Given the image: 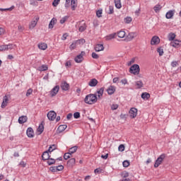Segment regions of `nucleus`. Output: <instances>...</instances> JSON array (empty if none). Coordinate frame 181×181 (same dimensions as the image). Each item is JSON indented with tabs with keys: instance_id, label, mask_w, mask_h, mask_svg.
Masks as SVG:
<instances>
[{
	"instance_id": "2f4dec72",
	"label": "nucleus",
	"mask_w": 181,
	"mask_h": 181,
	"mask_svg": "<svg viewBox=\"0 0 181 181\" xmlns=\"http://www.w3.org/2000/svg\"><path fill=\"white\" fill-rule=\"evenodd\" d=\"M175 37H176V34L173 33H170L168 34V40L170 41L175 40Z\"/></svg>"
},
{
	"instance_id": "a19ab883",
	"label": "nucleus",
	"mask_w": 181,
	"mask_h": 181,
	"mask_svg": "<svg viewBox=\"0 0 181 181\" xmlns=\"http://www.w3.org/2000/svg\"><path fill=\"white\" fill-rule=\"evenodd\" d=\"M55 149H56V145L54 144L50 146L47 151L49 152V153H51V152H53Z\"/></svg>"
},
{
	"instance_id": "e433bc0d",
	"label": "nucleus",
	"mask_w": 181,
	"mask_h": 181,
	"mask_svg": "<svg viewBox=\"0 0 181 181\" xmlns=\"http://www.w3.org/2000/svg\"><path fill=\"white\" fill-rule=\"evenodd\" d=\"M48 69L49 67L47 65L43 64L40 67V71H46Z\"/></svg>"
},
{
	"instance_id": "c756f323",
	"label": "nucleus",
	"mask_w": 181,
	"mask_h": 181,
	"mask_svg": "<svg viewBox=\"0 0 181 181\" xmlns=\"http://www.w3.org/2000/svg\"><path fill=\"white\" fill-rule=\"evenodd\" d=\"M86 29H87V25L84 23L83 25L79 26L78 30L79 32H84Z\"/></svg>"
},
{
	"instance_id": "0eeeda50",
	"label": "nucleus",
	"mask_w": 181,
	"mask_h": 181,
	"mask_svg": "<svg viewBox=\"0 0 181 181\" xmlns=\"http://www.w3.org/2000/svg\"><path fill=\"white\" fill-rule=\"evenodd\" d=\"M160 43V39L158 36H154L151 40V45H159Z\"/></svg>"
},
{
	"instance_id": "f8f14e48",
	"label": "nucleus",
	"mask_w": 181,
	"mask_h": 181,
	"mask_svg": "<svg viewBox=\"0 0 181 181\" xmlns=\"http://www.w3.org/2000/svg\"><path fill=\"white\" fill-rule=\"evenodd\" d=\"M97 84H98V81L95 78H92L88 82V86H90V87H95Z\"/></svg>"
},
{
	"instance_id": "f257e3e1",
	"label": "nucleus",
	"mask_w": 181,
	"mask_h": 181,
	"mask_svg": "<svg viewBox=\"0 0 181 181\" xmlns=\"http://www.w3.org/2000/svg\"><path fill=\"white\" fill-rule=\"evenodd\" d=\"M98 100V98H97V93H90L88 94L86 96L85 99H84V102L86 103V104H95V103H97V100Z\"/></svg>"
},
{
	"instance_id": "f03ea898",
	"label": "nucleus",
	"mask_w": 181,
	"mask_h": 181,
	"mask_svg": "<svg viewBox=\"0 0 181 181\" xmlns=\"http://www.w3.org/2000/svg\"><path fill=\"white\" fill-rule=\"evenodd\" d=\"M139 71H141V68H139V65L134 64L129 68V73L131 74H134V76H138L139 74Z\"/></svg>"
},
{
	"instance_id": "13d9d810",
	"label": "nucleus",
	"mask_w": 181,
	"mask_h": 181,
	"mask_svg": "<svg viewBox=\"0 0 181 181\" xmlns=\"http://www.w3.org/2000/svg\"><path fill=\"white\" fill-rule=\"evenodd\" d=\"M171 66L172 67H176L179 66V63L177 62V61H173L171 62Z\"/></svg>"
},
{
	"instance_id": "4c0bfd02",
	"label": "nucleus",
	"mask_w": 181,
	"mask_h": 181,
	"mask_svg": "<svg viewBox=\"0 0 181 181\" xmlns=\"http://www.w3.org/2000/svg\"><path fill=\"white\" fill-rule=\"evenodd\" d=\"M13 9H15V6H11L10 8H0V11L1 12H4L5 11H13Z\"/></svg>"
},
{
	"instance_id": "f3484780",
	"label": "nucleus",
	"mask_w": 181,
	"mask_h": 181,
	"mask_svg": "<svg viewBox=\"0 0 181 181\" xmlns=\"http://www.w3.org/2000/svg\"><path fill=\"white\" fill-rule=\"evenodd\" d=\"M107 93L109 94V95H112V94H114V93H115V86H110L107 90Z\"/></svg>"
},
{
	"instance_id": "412c9836",
	"label": "nucleus",
	"mask_w": 181,
	"mask_h": 181,
	"mask_svg": "<svg viewBox=\"0 0 181 181\" xmlns=\"http://www.w3.org/2000/svg\"><path fill=\"white\" fill-rule=\"evenodd\" d=\"M56 22H57V19H56L55 18H53L49 23V28L53 29L54 25L56 24Z\"/></svg>"
},
{
	"instance_id": "72a5a7b5",
	"label": "nucleus",
	"mask_w": 181,
	"mask_h": 181,
	"mask_svg": "<svg viewBox=\"0 0 181 181\" xmlns=\"http://www.w3.org/2000/svg\"><path fill=\"white\" fill-rule=\"evenodd\" d=\"M136 86H137V88H142V87H144V83L142 81H136Z\"/></svg>"
},
{
	"instance_id": "4be33fe9",
	"label": "nucleus",
	"mask_w": 181,
	"mask_h": 181,
	"mask_svg": "<svg viewBox=\"0 0 181 181\" xmlns=\"http://www.w3.org/2000/svg\"><path fill=\"white\" fill-rule=\"evenodd\" d=\"M71 8L74 11L77 8V0H71Z\"/></svg>"
},
{
	"instance_id": "49530a36",
	"label": "nucleus",
	"mask_w": 181,
	"mask_h": 181,
	"mask_svg": "<svg viewBox=\"0 0 181 181\" xmlns=\"http://www.w3.org/2000/svg\"><path fill=\"white\" fill-rule=\"evenodd\" d=\"M67 19H69V17L64 16L60 20L59 23H61V25H63V23H64L66 21H67Z\"/></svg>"
},
{
	"instance_id": "7c9ffc66",
	"label": "nucleus",
	"mask_w": 181,
	"mask_h": 181,
	"mask_svg": "<svg viewBox=\"0 0 181 181\" xmlns=\"http://www.w3.org/2000/svg\"><path fill=\"white\" fill-rule=\"evenodd\" d=\"M117 36L118 37H119L120 39H124V37H125V31H119L117 33Z\"/></svg>"
},
{
	"instance_id": "7ed1b4c3",
	"label": "nucleus",
	"mask_w": 181,
	"mask_h": 181,
	"mask_svg": "<svg viewBox=\"0 0 181 181\" xmlns=\"http://www.w3.org/2000/svg\"><path fill=\"white\" fill-rule=\"evenodd\" d=\"M165 158H166V155L165 153L161 154L156 160L154 168H159V165L163 162Z\"/></svg>"
},
{
	"instance_id": "473e14b6",
	"label": "nucleus",
	"mask_w": 181,
	"mask_h": 181,
	"mask_svg": "<svg viewBox=\"0 0 181 181\" xmlns=\"http://www.w3.org/2000/svg\"><path fill=\"white\" fill-rule=\"evenodd\" d=\"M153 9H154L155 12L156 13H158V12H159V11H160V9H162V6H160V4H157L153 7Z\"/></svg>"
},
{
	"instance_id": "9d476101",
	"label": "nucleus",
	"mask_w": 181,
	"mask_h": 181,
	"mask_svg": "<svg viewBox=\"0 0 181 181\" xmlns=\"http://www.w3.org/2000/svg\"><path fill=\"white\" fill-rule=\"evenodd\" d=\"M59 90H60V86H56L54 87L51 90V95L52 97H54L59 93Z\"/></svg>"
},
{
	"instance_id": "79ce46f5",
	"label": "nucleus",
	"mask_w": 181,
	"mask_h": 181,
	"mask_svg": "<svg viewBox=\"0 0 181 181\" xmlns=\"http://www.w3.org/2000/svg\"><path fill=\"white\" fill-rule=\"evenodd\" d=\"M115 37V34H110L106 37V40H111Z\"/></svg>"
},
{
	"instance_id": "ddd939ff",
	"label": "nucleus",
	"mask_w": 181,
	"mask_h": 181,
	"mask_svg": "<svg viewBox=\"0 0 181 181\" xmlns=\"http://www.w3.org/2000/svg\"><path fill=\"white\" fill-rule=\"evenodd\" d=\"M76 165V158H71L67 161L68 168H73Z\"/></svg>"
},
{
	"instance_id": "5fc2aeb1",
	"label": "nucleus",
	"mask_w": 181,
	"mask_h": 181,
	"mask_svg": "<svg viewBox=\"0 0 181 181\" xmlns=\"http://www.w3.org/2000/svg\"><path fill=\"white\" fill-rule=\"evenodd\" d=\"M33 93V90L32 88H29L27 90L26 97H29V95H30Z\"/></svg>"
},
{
	"instance_id": "69168bd1",
	"label": "nucleus",
	"mask_w": 181,
	"mask_h": 181,
	"mask_svg": "<svg viewBox=\"0 0 181 181\" xmlns=\"http://www.w3.org/2000/svg\"><path fill=\"white\" fill-rule=\"evenodd\" d=\"M49 170L51 172H52L53 173H54L55 172H57V169H56V166H54V167H50L49 168Z\"/></svg>"
},
{
	"instance_id": "dca6fc26",
	"label": "nucleus",
	"mask_w": 181,
	"mask_h": 181,
	"mask_svg": "<svg viewBox=\"0 0 181 181\" xmlns=\"http://www.w3.org/2000/svg\"><path fill=\"white\" fill-rule=\"evenodd\" d=\"M8 101H9V99L8 98V96L5 95L1 103V108H5V107H6Z\"/></svg>"
},
{
	"instance_id": "ea45409f",
	"label": "nucleus",
	"mask_w": 181,
	"mask_h": 181,
	"mask_svg": "<svg viewBox=\"0 0 181 181\" xmlns=\"http://www.w3.org/2000/svg\"><path fill=\"white\" fill-rule=\"evenodd\" d=\"M179 40H175L173 42L170 43V45L173 46V47H176L177 46H179Z\"/></svg>"
},
{
	"instance_id": "603ef678",
	"label": "nucleus",
	"mask_w": 181,
	"mask_h": 181,
	"mask_svg": "<svg viewBox=\"0 0 181 181\" xmlns=\"http://www.w3.org/2000/svg\"><path fill=\"white\" fill-rule=\"evenodd\" d=\"M59 4H60V0H54L52 2V6L56 7L57 5H59Z\"/></svg>"
},
{
	"instance_id": "58836bf2",
	"label": "nucleus",
	"mask_w": 181,
	"mask_h": 181,
	"mask_svg": "<svg viewBox=\"0 0 181 181\" xmlns=\"http://www.w3.org/2000/svg\"><path fill=\"white\" fill-rule=\"evenodd\" d=\"M71 156V154L69 153V151L68 153H65L64 155V159L65 160H67V159H70Z\"/></svg>"
},
{
	"instance_id": "680f3d73",
	"label": "nucleus",
	"mask_w": 181,
	"mask_h": 181,
	"mask_svg": "<svg viewBox=\"0 0 181 181\" xmlns=\"http://www.w3.org/2000/svg\"><path fill=\"white\" fill-rule=\"evenodd\" d=\"M6 50V45H0V52H5Z\"/></svg>"
},
{
	"instance_id": "39448f33",
	"label": "nucleus",
	"mask_w": 181,
	"mask_h": 181,
	"mask_svg": "<svg viewBox=\"0 0 181 181\" xmlns=\"http://www.w3.org/2000/svg\"><path fill=\"white\" fill-rule=\"evenodd\" d=\"M47 117L49 121H54V119H56V117H57V114H56L54 111H49L47 113Z\"/></svg>"
},
{
	"instance_id": "20e7f679",
	"label": "nucleus",
	"mask_w": 181,
	"mask_h": 181,
	"mask_svg": "<svg viewBox=\"0 0 181 181\" xmlns=\"http://www.w3.org/2000/svg\"><path fill=\"white\" fill-rule=\"evenodd\" d=\"M84 54H86V52L84 51H82L81 54L76 57L74 58V61L76 62V63H81L83 60H84Z\"/></svg>"
},
{
	"instance_id": "864d4df0",
	"label": "nucleus",
	"mask_w": 181,
	"mask_h": 181,
	"mask_svg": "<svg viewBox=\"0 0 181 181\" xmlns=\"http://www.w3.org/2000/svg\"><path fill=\"white\" fill-rule=\"evenodd\" d=\"M74 117L75 118V119H78V118H80V112H76L75 113H74Z\"/></svg>"
},
{
	"instance_id": "3c124183",
	"label": "nucleus",
	"mask_w": 181,
	"mask_h": 181,
	"mask_svg": "<svg viewBox=\"0 0 181 181\" xmlns=\"http://www.w3.org/2000/svg\"><path fill=\"white\" fill-rule=\"evenodd\" d=\"M103 15V10H98L96 11V16H98V18H101V16Z\"/></svg>"
},
{
	"instance_id": "8fccbe9b",
	"label": "nucleus",
	"mask_w": 181,
	"mask_h": 181,
	"mask_svg": "<svg viewBox=\"0 0 181 181\" xmlns=\"http://www.w3.org/2000/svg\"><path fill=\"white\" fill-rule=\"evenodd\" d=\"M132 22V18L131 17H127L124 18L125 23H131Z\"/></svg>"
},
{
	"instance_id": "9b49d317",
	"label": "nucleus",
	"mask_w": 181,
	"mask_h": 181,
	"mask_svg": "<svg viewBox=\"0 0 181 181\" xmlns=\"http://www.w3.org/2000/svg\"><path fill=\"white\" fill-rule=\"evenodd\" d=\"M95 94H96V95L98 94V100H101V98L104 94V88H100L98 89Z\"/></svg>"
},
{
	"instance_id": "1a4fd4ad",
	"label": "nucleus",
	"mask_w": 181,
	"mask_h": 181,
	"mask_svg": "<svg viewBox=\"0 0 181 181\" xmlns=\"http://www.w3.org/2000/svg\"><path fill=\"white\" fill-rule=\"evenodd\" d=\"M61 88L63 91H67L70 88V85H69L66 81L62 82L61 84Z\"/></svg>"
},
{
	"instance_id": "a211bd4d",
	"label": "nucleus",
	"mask_w": 181,
	"mask_h": 181,
	"mask_svg": "<svg viewBox=\"0 0 181 181\" xmlns=\"http://www.w3.org/2000/svg\"><path fill=\"white\" fill-rule=\"evenodd\" d=\"M66 128H67V124H62L59 126L57 131L59 134H62V132L65 131Z\"/></svg>"
},
{
	"instance_id": "a878e982",
	"label": "nucleus",
	"mask_w": 181,
	"mask_h": 181,
	"mask_svg": "<svg viewBox=\"0 0 181 181\" xmlns=\"http://www.w3.org/2000/svg\"><path fill=\"white\" fill-rule=\"evenodd\" d=\"M77 149H78V147L77 146H74L69 148V152L71 155H73V153H76V152H77Z\"/></svg>"
},
{
	"instance_id": "c03bdc74",
	"label": "nucleus",
	"mask_w": 181,
	"mask_h": 181,
	"mask_svg": "<svg viewBox=\"0 0 181 181\" xmlns=\"http://www.w3.org/2000/svg\"><path fill=\"white\" fill-rule=\"evenodd\" d=\"M57 169V172H60L61 170H63L64 169V167L62 165L55 166Z\"/></svg>"
},
{
	"instance_id": "5701e85b",
	"label": "nucleus",
	"mask_w": 181,
	"mask_h": 181,
	"mask_svg": "<svg viewBox=\"0 0 181 181\" xmlns=\"http://www.w3.org/2000/svg\"><path fill=\"white\" fill-rule=\"evenodd\" d=\"M28 121V116H21L18 118V122L20 124H25Z\"/></svg>"
},
{
	"instance_id": "6ab92c4d",
	"label": "nucleus",
	"mask_w": 181,
	"mask_h": 181,
	"mask_svg": "<svg viewBox=\"0 0 181 181\" xmlns=\"http://www.w3.org/2000/svg\"><path fill=\"white\" fill-rule=\"evenodd\" d=\"M37 131L38 132V135H41V134L43 133V131H45V126H43V123H41L38 128L37 129Z\"/></svg>"
},
{
	"instance_id": "37998d69",
	"label": "nucleus",
	"mask_w": 181,
	"mask_h": 181,
	"mask_svg": "<svg viewBox=\"0 0 181 181\" xmlns=\"http://www.w3.org/2000/svg\"><path fill=\"white\" fill-rule=\"evenodd\" d=\"M15 45H12V44H9V45H6V50H12V49H13Z\"/></svg>"
},
{
	"instance_id": "b1692460",
	"label": "nucleus",
	"mask_w": 181,
	"mask_h": 181,
	"mask_svg": "<svg viewBox=\"0 0 181 181\" xmlns=\"http://www.w3.org/2000/svg\"><path fill=\"white\" fill-rule=\"evenodd\" d=\"M136 37V33H129L127 36V39L129 41L133 40L134 37Z\"/></svg>"
},
{
	"instance_id": "bb28decb",
	"label": "nucleus",
	"mask_w": 181,
	"mask_h": 181,
	"mask_svg": "<svg viewBox=\"0 0 181 181\" xmlns=\"http://www.w3.org/2000/svg\"><path fill=\"white\" fill-rule=\"evenodd\" d=\"M38 47L41 50H46V49H47V44L45 42L40 43L38 45Z\"/></svg>"
},
{
	"instance_id": "bf43d9fd",
	"label": "nucleus",
	"mask_w": 181,
	"mask_h": 181,
	"mask_svg": "<svg viewBox=\"0 0 181 181\" xmlns=\"http://www.w3.org/2000/svg\"><path fill=\"white\" fill-rule=\"evenodd\" d=\"M92 57H93V59H97L100 58V56L97 53L93 52L92 53Z\"/></svg>"
},
{
	"instance_id": "052dcab7",
	"label": "nucleus",
	"mask_w": 181,
	"mask_h": 181,
	"mask_svg": "<svg viewBox=\"0 0 181 181\" xmlns=\"http://www.w3.org/2000/svg\"><path fill=\"white\" fill-rule=\"evenodd\" d=\"M70 2L71 1H65L64 6H65L66 9H69V8H70V6H71Z\"/></svg>"
},
{
	"instance_id": "0e129e2a",
	"label": "nucleus",
	"mask_w": 181,
	"mask_h": 181,
	"mask_svg": "<svg viewBox=\"0 0 181 181\" xmlns=\"http://www.w3.org/2000/svg\"><path fill=\"white\" fill-rule=\"evenodd\" d=\"M111 109L114 111L115 110H117L118 109V105L117 104H113L111 107Z\"/></svg>"
},
{
	"instance_id": "6e6d98bb",
	"label": "nucleus",
	"mask_w": 181,
	"mask_h": 181,
	"mask_svg": "<svg viewBox=\"0 0 181 181\" xmlns=\"http://www.w3.org/2000/svg\"><path fill=\"white\" fill-rule=\"evenodd\" d=\"M94 173H98V175H100V173H103V169H101L100 168H96V169H95Z\"/></svg>"
},
{
	"instance_id": "cd10ccee",
	"label": "nucleus",
	"mask_w": 181,
	"mask_h": 181,
	"mask_svg": "<svg viewBox=\"0 0 181 181\" xmlns=\"http://www.w3.org/2000/svg\"><path fill=\"white\" fill-rule=\"evenodd\" d=\"M141 98H143V100H148V98H151V95L148 93H143L141 94Z\"/></svg>"
},
{
	"instance_id": "a18cd8bd",
	"label": "nucleus",
	"mask_w": 181,
	"mask_h": 181,
	"mask_svg": "<svg viewBox=\"0 0 181 181\" xmlns=\"http://www.w3.org/2000/svg\"><path fill=\"white\" fill-rule=\"evenodd\" d=\"M157 52L159 54V56H163V49H162V47H158Z\"/></svg>"
},
{
	"instance_id": "e2e57ef3",
	"label": "nucleus",
	"mask_w": 181,
	"mask_h": 181,
	"mask_svg": "<svg viewBox=\"0 0 181 181\" xmlns=\"http://www.w3.org/2000/svg\"><path fill=\"white\" fill-rule=\"evenodd\" d=\"M109 9H110L109 15H112V13H114V7L110 6Z\"/></svg>"
},
{
	"instance_id": "c9c22d12",
	"label": "nucleus",
	"mask_w": 181,
	"mask_h": 181,
	"mask_svg": "<svg viewBox=\"0 0 181 181\" xmlns=\"http://www.w3.org/2000/svg\"><path fill=\"white\" fill-rule=\"evenodd\" d=\"M47 163L49 166L52 165H54L56 163V160L54 158H49L47 160Z\"/></svg>"
},
{
	"instance_id": "f704fd0d",
	"label": "nucleus",
	"mask_w": 181,
	"mask_h": 181,
	"mask_svg": "<svg viewBox=\"0 0 181 181\" xmlns=\"http://www.w3.org/2000/svg\"><path fill=\"white\" fill-rule=\"evenodd\" d=\"M77 45V41H74L69 47L70 50H74Z\"/></svg>"
},
{
	"instance_id": "6e6552de",
	"label": "nucleus",
	"mask_w": 181,
	"mask_h": 181,
	"mask_svg": "<svg viewBox=\"0 0 181 181\" xmlns=\"http://www.w3.org/2000/svg\"><path fill=\"white\" fill-rule=\"evenodd\" d=\"M27 136H28V138H33L35 136V133L33 132V129L32 127H28L27 129Z\"/></svg>"
},
{
	"instance_id": "338daca9",
	"label": "nucleus",
	"mask_w": 181,
	"mask_h": 181,
	"mask_svg": "<svg viewBox=\"0 0 181 181\" xmlns=\"http://www.w3.org/2000/svg\"><path fill=\"white\" fill-rule=\"evenodd\" d=\"M67 36H69V34L64 33L62 37V40H66V39H67Z\"/></svg>"
},
{
	"instance_id": "09e8293b",
	"label": "nucleus",
	"mask_w": 181,
	"mask_h": 181,
	"mask_svg": "<svg viewBox=\"0 0 181 181\" xmlns=\"http://www.w3.org/2000/svg\"><path fill=\"white\" fill-rule=\"evenodd\" d=\"M75 42H77V45H84V43H86V40L84 39H81V40H76Z\"/></svg>"
},
{
	"instance_id": "774afa93",
	"label": "nucleus",
	"mask_w": 181,
	"mask_h": 181,
	"mask_svg": "<svg viewBox=\"0 0 181 181\" xmlns=\"http://www.w3.org/2000/svg\"><path fill=\"white\" fill-rule=\"evenodd\" d=\"M121 83H122V84H127L128 81L127 80V78H124L121 81Z\"/></svg>"
},
{
	"instance_id": "aec40b11",
	"label": "nucleus",
	"mask_w": 181,
	"mask_h": 181,
	"mask_svg": "<svg viewBox=\"0 0 181 181\" xmlns=\"http://www.w3.org/2000/svg\"><path fill=\"white\" fill-rule=\"evenodd\" d=\"M174 15H175V13L173 12V11L170 10L166 13L165 18L167 19H172Z\"/></svg>"
},
{
	"instance_id": "2eb2a0df",
	"label": "nucleus",
	"mask_w": 181,
	"mask_h": 181,
	"mask_svg": "<svg viewBox=\"0 0 181 181\" xmlns=\"http://www.w3.org/2000/svg\"><path fill=\"white\" fill-rule=\"evenodd\" d=\"M95 52H103L104 50V45L103 44H97L95 47Z\"/></svg>"
},
{
	"instance_id": "c85d7f7f",
	"label": "nucleus",
	"mask_w": 181,
	"mask_h": 181,
	"mask_svg": "<svg viewBox=\"0 0 181 181\" xmlns=\"http://www.w3.org/2000/svg\"><path fill=\"white\" fill-rule=\"evenodd\" d=\"M115 5L117 9H121L122 5L121 4V0H115Z\"/></svg>"
},
{
	"instance_id": "423d86ee",
	"label": "nucleus",
	"mask_w": 181,
	"mask_h": 181,
	"mask_svg": "<svg viewBox=\"0 0 181 181\" xmlns=\"http://www.w3.org/2000/svg\"><path fill=\"white\" fill-rule=\"evenodd\" d=\"M129 112L130 114L131 118H135V117H136V114L138 112V109L135 108V107H132Z\"/></svg>"
},
{
	"instance_id": "4468645a",
	"label": "nucleus",
	"mask_w": 181,
	"mask_h": 181,
	"mask_svg": "<svg viewBox=\"0 0 181 181\" xmlns=\"http://www.w3.org/2000/svg\"><path fill=\"white\" fill-rule=\"evenodd\" d=\"M42 160H49L50 156L49 155V151H45L42 155Z\"/></svg>"
},
{
	"instance_id": "de8ad7c7",
	"label": "nucleus",
	"mask_w": 181,
	"mask_h": 181,
	"mask_svg": "<svg viewBox=\"0 0 181 181\" xmlns=\"http://www.w3.org/2000/svg\"><path fill=\"white\" fill-rule=\"evenodd\" d=\"M118 149L120 152H124V151H125V146H124V144H120Z\"/></svg>"
},
{
	"instance_id": "4d7b16f0",
	"label": "nucleus",
	"mask_w": 181,
	"mask_h": 181,
	"mask_svg": "<svg viewBox=\"0 0 181 181\" xmlns=\"http://www.w3.org/2000/svg\"><path fill=\"white\" fill-rule=\"evenodd\" d=\"M122 165H123L124 168H128V166H129V161L124 160V161H123Z\"/></svg>"
},
{
	"instance_id": "393cba45",
	"label": "nucleus",
	"mask_w": 181,
	"mask_h": 181,
	"mask_svg": "<svg viewBox=\"0 0 181 181\" xmlns=\"http://www.w3.org/2000/svg\"><path fill=\"white\" fill-rule=\"evenodd\" d=\"M37 21H39V18H37L35 21H31L30 24V29H33L36 25H37Z\"/></svg>"
}]
</instances>
